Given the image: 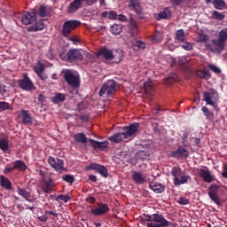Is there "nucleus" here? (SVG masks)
Wrapping results in <instances>:
<instances>
[{
  "label": "nucleus",
  "mask_w": 227,
  "mask_h": 227,
  "mask_svg": "<svg viewBox=\"0 0 227 227\" xmlns=\"http://www.w3.org/2000/svg\"><path fill=\"white\" fill-rule=\"evenodd\" d=\"M176 40H177L180 43L184 42L185 40V33L184 30H177L176 33Z\"/></svg>",
  "instance_id": "obj_42"
},
{
  "label": "nucleus",
  "mask_w": 227,
  "mask_h": 227,
  "mask_svg": "<svg viewBox=\"0 0 227 227\" xmlns=\"http://www.w3.org/2000/svg\"><path fill=\"white\" fill-rule=\"evenodd\" d=\"M212 43L216 52L220 53L225 49L226 43L219 36L216 39H213Z\"/></svg>",
  "instance_id": "obj_19"
},
{
  "label": "nucleus",
  "mask_w": 227,
  "mask_h": 227,
  "mask_svg": "<svg viewBox=\"0 0 227 227\" xmlns=\"http://www.w3.org/2000/svg\"><path fill=\"white\" fill-rule=\"evenodd\" d=\"M145 223H146L147 227H176L161 214L147 215L145 219Z\"/></svg>",
  "instance_id": "obj_2"
},
{
  "label": "nucleus",
  "mask_w": 227,
  "mask_h": 227,
  "mask_svg": "<svg viewBox=\"0 0 227 227\" xmlns=\"http://www.w3.org/2000/svg\"><path fill=\"white\" fill-rule=\"evenodd\" d=\"M18 117L22 120V123L24 125H31L32 124V117L27 110L21 109L20 111V113H18Z\"/></svg>",
  "instance_id": "obj_16"
},
{
  "label": "nucleus",
  "mask_w": 227,
  "mask_h": 227,
  "mask_svg": "<svg viewBox=\"0 0 227 227\" xmlns=\"http://www.w3.org/2000/svg\"><path fill=\"white\" fill-rule=\"evenodd\" d=\"M116 85L117 82H114V79L108 80L101 87V90L99 91L100 97H103V95H105L106 93L107 97H113V95L116 93Z\"/></svg>",
  "instance_id": "obj_6"
},
{
  "label": "nucleus",
  "mask_w": 227,
  "mask_h": 227,
  "mask_svg": "<svg viewBox=\"0 0 227 227\" xmlns=\"http://www.w3.org/2000/svg\"><path fill=\"white\" fill-rule=\"evenodd\" d=\"M218 189H219V186H217L216 184H211V186L209 188V192H208L209 197L217 195Z\"/></svg>",
  "instance_id": "obj_44"
},
{
  "label": "nucleus",
  "mask_w": 227,
  "mask_h": 227,
  "mask_svg": "<svg viewBox=\"0 0 227 227\" xmlns=\"http://www.w3.org/2000/svg\"><path fill=\"white\" fill-rule=\"evenodd\" d=\"M187 0H171L170 3L173 7H178L180 4Z\"/></svg>",
  "instance_id": "obj_54"
},
{
  "label": "nucleus",
  "mask_w": 227,
  "mask_h": 227,
  "mask_svg": "<svg viewBox=\"0 0 227 227\" xmlns=\"http://www.w3.org/2000/svg\"><path fill=\"white\" fill-rule=\"evenodd\" d=\"M79 20H67L64 22L61 35L64 38H68L73 31L81 26Z\"/></svg>",
  "instance_id": "obj_4"
},
{
  "label": "nucleus",
  "mask_w": 227,
  "mask_h": 227,
  "mask_svg": "<svg viewBox=\"0 0 227 227\" xmlns=\"http://www.w3.org/2000/svg\"><path fill=\"white\" fill-rule=\"evenodd\" d=\"M19 88L25 91L35 90L36 87L32 82L27 74H23V78L18 80Z\"/></svg>",
  "instance_id": "obj_7"
},
{
  "label": "nucleus",
  "mask_w": 227,
  "mask_h": 227,
  "mask_svg": "<svg viewBox=\"0 0 227 227\" xmlns=\"http://www.w3.org/2000/svg\"><path fill=\"white\" fill-rule=\"evenodd\" d=\"M132 180L137 184H143L144 183H146L147 178L146 176H143L141 172H137V170H135L132 175Z\"/></svg>",
  "instance_id": "obj_21"
},
{
  "label": "nucleus",
  "mask_w": 227,
  "mask_h": 227,
  "mask_svg": "<svg viewBox=\"0 0 227 227\" xmlns=\"http://www.w3.org/2000/svg\"><path fill=\"white\" fill-rule=\"evenodd\" d=\"M208 68L215 74H221L222 71L219 67H217L216 66L213 65V64H209L208 65Z\"/></svg>",
  "instance_id": "obj_52"
},
{
  "label": "nucleus",
  "mask_w": 227,
  "mask_h": 227,
  "mask_svg": "<svg viewBox=\"0 0 227 227\" xmlns=\"http://www.w3.org/2000/svg\"><path fill=\"white\" fill-rule=\"evenodd\" d=\"M129 8L136 12L138 19H145L144 12L138 0H130L129 4Z\"/></svg>",
  "instance_id": "obj_12"
},
{
  "label": "nucleus",
  "mask_w": 227,
  "mask_h": 227,
  "mask_svg": "<svg viewBox=\"0 0 227 227\" xmlns=\"http://www.w3.org/2000/svg\"><path fill=\"white\" fill-rule=\"evenodd\" d=\"M210 200L214 201L216 205H221L220 199L217 194L210 196Z\"/></svg>",
  "instance_id": "obj_55"
},
{
  "label": "nucleus",
  "mask_w": 227,
  "mask_h": 227,
  "mask_svg": "<svg viewBox=\"0 0 227 227\" xmlns=\"http://www.w3.org/2000/svg\"><path fill=\"white\" fill-rule=\"evenodd\" d=\"M47 162L52 167V168L57 172H62L66 170L65 161L62 159L55 158L53 156H49Z\"/></svg>",
  "instance_id": "obj_8"
},
{
  "label": "nucleus",
  "mask_w": 227,
  "mask_h": 227,
  "mask_svg": "<svg viewBox=\"0 0 227 227\" xmlns=\"http://www.w3.org/2000/svg\"><path fill=\"white\" fill-rule=\"evenodd\" d=\"M55 200L56 201L61 200V201H64L65 203H67L69 200H71V198L68 195L60 194L56 197Z\"/></svg>",
  "instance_id": "obj_49"
},
{
  "label": "nucleus",
  "mask_w": 227,
  "mask_h": 227,
  "mask_svg": "<svg viewBox=\"0 0 227 227\" xmlns=\"http://www.w3.org/2000/svg\"><path fill=\"white\" fill-rule=\"evenodd\" d=\"M110 211V207L103 202H99L98 207L90 209V215L94 216H102Z\"/></svg>",
  "instance_id": "obj_10"
},
{
  "label": "nucleus",
  "mask_w": 227,
  "mask_h": 227,
  "mask_svg": "<svg viewBox=\"0 0 227 227\" xmlns=\"http://www.w3.org/2000/svg\"><path fill=\"white\" fill-rule=\"evenodd\" d=\"M183 48L185 50V51H191L192 50V46L191 43H186L183 45Z\"/></svg>",
  "instance_id": "obj_63"
},
{
  "label": "nucleus",
  "mask_w": 227,
  "mask_h": 227,
  "mask_svg": "<svg viewBox=\"0 0 227 227\" xmlns=\"http://www.w3.org/2000/svg\"><path fill=\"white\" fill-rule=\"evenodd\" d=\"M86 171H96L97 173L100 174L103 178H107L108 176V170L106 166H102L97 163H90L88 166L85 167Z\"/></svg>",
  "instance_id": "obj_9"
},
{
  "label": "nucleus",
  "mask_w": 227,
  "mask_h": 227,
  "mask_svg": "<svg viewBox=\"0 0 227 227\" xmlns=\"http://www.w3.org/2000/svg\"><path fill=\"white\" fill-rule=\"evenodd\" d=\"M163 35L160 32H157L152 38V43H160L162 42Z\"/></svg>",
  "instance_id": "obj_43"
},
{
  "label": "nucleus",
  "mask_w": 227,
  "mask_h": 227,
  "mask_svg": "<svg viewBox=\"0 0 227 227\" xmlns=\"http://www.w3.org/2000/svg\"><path fill=\"white\" fill-rule=\"evenodd\" d=\"M139 131V124L133 123L129 126L121 128V131L119 133H114L113 136L108 137V140L114 144H120L126 139H130L136 137L137 133Z\"/></svg>",
  "instance_id": "obj_1"
},
{
  "label": "nucleus",
  "mask_w": 227,
  "mask_h": 227,
  "mask_svg": "<svg viewBox=\"0 0 227 227\" xmlns=\"http://www.w3.org/2000/svg\"><path fill=\"white\" fill-rule=\"evenodd\" d=\"M43 29H44V24L43 21L35 22V25L28 27L29 32L42 31Z\"/></svg>",
  "instance_id": "obj_37"
},
{
  "label": "nucleus",
  "mask_w": 227,
  "mask_h": 227,
  "mask_svg": "<svg viewBox=\"0 0 227 227\" xmlns=\"http://www.w3.org/2000/svg\"><path fill=\"white\" fill-rule=\"evenodd\" d=\"M44 69H45V67L42 63H39L38 66H35L34 67V71L35 72L36 74H41V73H43Z\"/></svg>",
  "instance_id": "obj_46"
},
{
  "label": "nucleus",
  "mask_w": 227,
  "mask_h": 227,
  "mask_svg": "<svg viewBox=\"0 0 227 227\" xmlns=\"http://www.w3.org/2000/svg\"><path fill=\"white\" fill-rule=\"evenodd\" d=\"M62 179L67 184H74L75 182V178L72 175H65Z\"/></svg>",
  "instance_id": "obj_48"
},
{
  "label": "nucleus",
  "mask_w": 227,
  "mask_h": 227,
  "mask_svg": "<svg viewBox=\"0 0 227 227\" xmlns=\"http://www.w3.org/2000/svg\"><path fill=\"white\" fill-rule=\"evenodd\" d=\"M44 214L46 215V216L48 217H58L59 215L57 213H54V211H51V210H45L44 211Z\"/></svg>",
  "instance_id": "obj_53"
},
{
  "label": "nucleus",
  "mask_w": 227,
  "mask_h": 227,
  "mask_svg": "<svg viewBox=\"0 0 227 227\" xmlns=\"http://www.w3.org/2000/svg\"><path fill=\"white\" fill-rule=\"evenodd\" d=\"M0 95L3 97V100L9 98L11 95L10 87L6 86L5 84L0 82Z\"/></svg>",
  "instance_id": "obj_26"
},
{
  "label": "nucleus",
  "mask_w": 227,
  "mask_h": 227,
  "mask_svg": "<svg viewBox=\"0 0 227 227\" xmlns=\"http://www.w3.org/2000/svg\"><path fill=\"white\" fill-rule=\"evenodd\" d=\"M37 20L36 12H25L21 15V22L24 26H29L33 22H35Z\"/></svg>",
  "instance_id": "obj_11"
},
{
  "label": "nucleus",
  "mask_w": 227,
  "mask_h": 227,
  "mask_svg": "<svg viewBox=\"0 0 227 227\" xmlns=\"http://www.w3.org/2000/svg\"><path fill=\"white\" fill-rule=\"evenodd\" d=\"M83 55L80 52L79 49H70L68 51L67 61L70 63L76 61H82Z\"/></svg>",
  "instance_id": "obj_13"
},
{
  "label": "nucleus",
  "mask_w": 227,
  "mask_h": 227,
  "mask_svg": "<svg viewBox=\"0 0 227 227\" xmlns=\"http://www.w3.org/2000/svg\"><path fill=\"white\" fill-rule=\"evenodd\" d=\"M13 110L12 106L8 102L0 101V112Z\"/></svg>",
  "instance_id": "obj_41"
},
{
  "label": "nucleus",
  "mask_w": 227,
  "mask_h": 227,
  "mask_svg": "<svg viewBox=\"0 0 227 227\" xmlns=\"http://www.w3.org/2000/svg\"><path fill=\"white\" fill-rule=\"evenodd\" d=\"M136 47H137L139 50H145L146 48V45L144 42L142 41H137L136 43Z\"/></svg>",
  "instance_id": "obj_56"
},
{
  "label": "nucleus",
  "mask_w": 227,
  "mask_h": 227,
  "mask_svg": "<svg viewBox=\"0 0 227 227\" xmlns=\"http://www.w3.org/2000/svg\"><path fill=\"white\" fill-rule=\"evenodd\" d=\"M123 31V26L121 24H114L110 27V32L115 35H120Z\"/></svg>",
  "instance_id": "obj_38"
},
{
  "label": "nucleus",
  "mask_w": 227,
  "mask_h": 227,
  "mask_svg": "<svg viewBox=\"0 0 227 227\" xmlns=\"http://www.w3.org/2000/svg\"><path fill=\"white\" fill-rule=\"evenodd\" d=\"M64 80L67 82L68 85L72 86L74 89L80 88V77L77 74H74L70 69H65L63 71Z\"/></svg>",
  "instance_id": "obj_5"
},
{
  "label": "nucleus",
  "mask_w": 227,
  "mask_h": 227,
  "mask_svg": "<svg viewBox=\"0 0 227 227\" xmlns=\"http://www.w3.org/2000/svg\"><path fill=\"white\" fill-rule=\"evenodd\" d=\"M86 201L90 203V204H94L96 202V198H94L91 195H89L86 199Z\"/></svg>",
  "instance_id": "obj_62"
},
{
  "label": "nucleus",
  "mask_w": 227,
  "mask_h": 227,
  "mask_svg": "<svg viewBox=\"0 0 227 227\" xmlns=\"http://www.w3.org/2000/svg\"><path fill=\"white\" fill-rule=\"evenodd\" d=\"M171 175L174 176V185L176 186L185 184L192 179L188 174L183 172L180 167H173L171 169Z\"/></svg>",
  "instance_id": "obj_3"
},
{
  "label": "nucleus",
  "mask_w": 227,
  "mask_h": 227,
  "mask_svg": "<svg viewBox=\"0 0 227 227\" xmlns=\"http://www.w3.org/2000/svg\"><path fill=\"white\" fill-rule=\"evenodd\" d=\"M177 80V75L176 74H170L168 77L164 78V82L167 85L173 84Z\"/></svg>",
  "instance_id": "obj_40"
},
{
  "label": "nucleus",
  "mask_w": 227,
  "mask_h": 227,
  "mask_svg": "<svg viewBox=\"0 0 227 227\" xmlns=\"http://www.w3.org/2000/svg\"><path fill=\"white\" fill-rule=\"evenodd\" d=\"M10 149L8 137L0 138V150L6 153Z\"/></svg>",
  "instance_id": "obj_32"
},
{
  "label": "nucleus",
  "mask_w": 227,
  "mask_h": 227,
  "mask_svg": "<svg viewBox=\"0 0 227 227\" xmlns=\"http://www.w3.org/2000/svg\"><path fill=\"white\" fill-rule=\"evenodd\" d=\"M51 8L49 5H41L38 8V12H37L39 17L41 18L49 17V15H51Z\"/></svg>",
  "instance_id": "obj_23"
},
{
  "label": "nucleus",
  "mask_w": 227,
  "mask_h": 227,
  "mask_svg": "<svg viewBox=\"0 0 227 227\" xmlns=\"http://www.w3.org/2000/svg\"><path fill=\"white\" fill-rule=\"evenodd\" d=\"M59 58L64 61H68V52H66V50H61L59 52Z\"/></svg>",
  "instance_id": "obj_51"
},
{
  "label": "nucleus",
  "mask_w": 227,
  "mask_h": 227,
  "mask_svg": "<svg viewBox=\"0 0 227 227\" xmlns=\"http://www.w3.org/2000/svg\"><path fill=\"white\" fill-rule=\"evenodd\" d=\"M18 194L20 196H22L23 198H25V200L31 203L32 202V200L30 199L31 198V192H28L27 190L24 189V188H18Z\"/></svg>",
  "instance_id": "obj_30"
},
{
  "label": "nucleus",
  "mask_w": 227,
  "mask_h": 227,
  "mask_svg": "<svg viewBox=\"0 0 227 227\" xmlns=\"http://www.w3.org/2000/svg\"><path fill=\"white\" fill-rule=\"evenodd\" d=\"M82 0H74L73 3L70 4L68 6V12L74 13L76 12L82 6Z\"/></svg>",
  "instance_id": "obj_27"
},
{
  "label": "nucleus",
  "mask_w": 227,
  "mask_h": 227,
  "mask_svg": "<svg viewBox=\"0 0 227 227\" xmlns=\"http://www.w3.org/2000/svg\"><path fill=\"white\" fill-rule=\"evenodd\" d=\"M218 36L226 43L227 41V27L222 28L219 32Z\"/></svg>",
  "instance_id": "obj_47"
},
{
  "label": "nucleus",
  "mask_w": 227,
  "mask_h": 227,
  "mask_svg": "<svg viewBox=\"0 0 227 227\" xmlns=\"http://www.w3.org/2000/svg\"><path fill=\"white\" fill-rule=\"evenodd\" d=\"M67 97L62 93H56L55 96L52 97L51 101L53 104H59L65 102Z\"/></svg>",
  "instance_id": "obj_34"
},
{
  "label": "nucleus",
  "mask_w": 227,
  "mask_h": 227,
  "mask_svg": "<svg viewBox=\"0 0 227 227\" xmlns=\"http://www.w3.org/2000/svg\"><path fill=\"white\" fill-rule=\"evenodd\" d=\"M89 180L90 182L97 183V181H98L97 176H95V175L89 176Z\"/></svg>",
  "instance_id": "obj_64"
},
{
  "label": "nucleus",
  "mask_w": 227,
  "mask_h": 227,
  "mask_svg": "<svg viewBox=\"0 0 227 227\" xmlns=\"http://www.w3.org/2000/svg\"><path fill=\"white\" fill-rule=\"evenodd\" d=\"M196 75L197 77L205 80H208L211 78V74L208 70L206 69H198V71H196Z\"/></svg>",
  "instance_id": "obj_31"
},
{
  "label": "nucleus",
  "mask_w": 227,
  "mask_h": 227,
  "mask_svg": "<svg viewBox=\"0 0 227 227\" xmlns=\"http://www.w3.org/2000/svg\"><path fill=\"white\" fill-rule=\"evenodd\" d=\"M129 31L131 32L132 36H135V35L138 32L137 23L132 13L129 14Z\"/></svg>",
  "instance_id": "obj_22"
},
{
  "label": "nucleus",
  "mask_w": 227,
  "mask_h": 227,
  "mask_svg": "<svg viewBox=\"0 0 227 227\" xmlns=\"http://www.w3.org/2000/svg\"><path fill=\"white\" fill-rule=\"evenodd\" d=\"M89 142L90 143V146H92V148L97 151V150H100V151H105L106 149H107L109 143L107 141L105 142H98V140H95L93 138H89Z\"/></svg>",
  "instance_id": "obj_15"
},
{
  "label": "nucleus",
  "mask_w": 227,
  "mask_h": 227,
  "mask_svg": "<svg viewBox=\"0 0 227 227\" xmlns=\"http://www.w3.org/2000/svg\"><path fill=\"white\" fill-rule=\"evenodd\" d=\"M149 187L152 191L156 192L157 194H160L165 192L166 187L160 184L151 183Z\"/></svg>",
  "instance_id": "obj_29"
},
{
  "label": "nucleus",
  "mask_w": 227,
  "mask_h": 227,
  "mask_svg": "<svg viewBox=\"0 0 227 227\" xmlns=\"http://www.w3.org/2000/svg\"><path fill=\"white\" fill-rule=\"evenodd\" d=\"M165 109H162L160 106H157L156 108L152 109V114L153 115H157L160 112H164Z\"/></svg>",
  "instance_id": "obj_57"
},
{
  "label": "nucleus",
  "mask_w": 227,
  "mask_h": 227,
  "mask_svg": "<svg viewBox=\"0 0 227 227\" xmlns=\"http://www.w3.org/2000/svg\"><path fill=\"white\" fill-rule=\"evenodd\" d=\"M199 176L204 182L207 184H210L214 181V176L210 174L208 169L200 168Z\"/></svg>",
  "instance_id": "obj_17"
},
{
  "label": "nucleus",
  "mask_w": 227,
  "mask_h": 227,
  "mask_svg": "<svg viewBox=\"0 0 227 227\" xmlns=\"http://www.w3.org/2000/svg\"><path fill=\"white\" fill-rule=\"evenodd\" d=\"M226 6V3L223 0H219L214 4V7L217 10H223Z\"/></svg>",
  "instance_id": "obj_50"
},
{
  "label": "nucleus",
  "mask_w": 227,
  "mask_h": 227,
  "mask_svg": "<svg viewBox=\"0 0 227 227\" xmlns=\"http://www.w3.org/2000/svg\"><path fill=\"white\" fill-rule=\"evenodd\" d=\"M177 202L180 205H188L189 204V199H185L184 197L179 198V200H177Z\"/></svg>",
  "instance_id": "obj_58"
},
{
  "label": "nucleus",
  "mask_w": 227,
  "mask_h": 227,
  "mask_svg": "<svg viewBox=\"0 0 227 227\" xmlns=\"http://www.w3.org/2000/svg\"><path fill=\"white\" fill-rule=\"evenodd\" d=\"M201 111L203 113V115H205L206 120L214 121H215V115L213 113L210 112L208 107L207 106H202Z\"/></svg>",
  "instance_id": "obj_36"
},
{
  "label": "nucleus",
  "mask_w": 227,
  "mask_h": 227,
  "mask_svg": "<svg viewBox=\"0 0 227 227\" xmlns=\"http://www.w3.org/2000/svg\"><path fill=\"white\" fill-rule=\"evenodd\" d=\"M216 94V92H204L203 93V100L207 104L212 106L213 107H215V102L212 100V97H214V95Z\"/></svg>",
  "instance_id": "obj_33"
},
{
  "label": "nucleus",
  "mask_w": 227,
  "mask_h": 227,
  "mask_svg": "<svg viewBox=\"0 0 227 227\" xmlns=\"http://www.w3.org/2000/svg\"><path fill=\"white\" fill-rule=\"evenodd\" d=\"M54 186V181L51 177L42 180L41 187L44 193L51 194Z\"/></svg>",
  "instance_id": "obj_14"
},
{
  "label": "nucleus",
  "mask_w": 227,
  "mask_h": 227,
  "mask_svg": "<svg viewBox=\"0 0 227 227\" xmlns=\"http://www.w3.org/2000/svg\"><path fill=\"white\" fill-rule=\"evenodd\" d=\"M113 54H114L113 50L108 49L106 47L101 48L98 53V56H102V58H104L107 61L113 60Z\"/></svg>",
  "instance_id": "obj_18"
},
{
  "label": "nucleus",
  "mask_w": 227,
  "mask_h": 227,
  "mask_svg": "<svg viewBox=\"0 0 227 227\" xmlns=\"http://www.w3.org/2000/svg\"><path fill=\"white\" fill-rule=\"evenodd\" d=\"M0 184L7 191L12 190V181L4 176H0Z\"/></svg>",
  "instance_id": "obj_25"
},
{
  "label": "nucleus",
  "mask_w": 227,
  "mask_h": 227,
  "mask_svg": "<svg viewBox=\"0 0 227 227\" xmlns=\"http://www.w3.org/2000/svg\"><path fill=\"white\" fill-rule=\"evenodd\" d=\"M117 13L116 12L111 11L110 12H108V18L110 20H117Z\"/></svg>",
  "instance_id": "obj_60"
},
{
  "label": "nucleus",
  "mask_w": 227,
  "mask_h": 227,
  "mask_svg": "<svg viewBox=\"0 0 227 227\" xmlns=\"http://www.w3.org/2000/svg\"><path fill=\"white\" fill-rule=\"evenodd\" d=\"M159 19L169 20L171 19V11L169 8H164V11L159 13Z\"/></svg>",
  "instance_id": "obj_39"
},
{
  "label": "nucleus",
  "mask_w": 227,
  "mask_h": 227,
  "mask_svg": "<svg viewBox=\"0 0 227 227\" xmlns=\"http://www.w3.org/2000/svg\"><path fill=\"white\" fill-rule=\"evenodd\" d=\"M223 178L227 179V164L223 165V172H222Z\"/></svg>",
  "instance_id": "obj_59"
},
{
  "label": "nucleus",
  "mask_w": 227,
  "mask_h": 227,
  "mask_svg": "<svg viewBox=\"0 0 227 227\" xmlns=\"http://www.w3.org/2000/svg\"><path fill=\"white\" fill-rule=\"evenodd\" d=\"M212 17L214 20H224V15L221 12H218L217 11H214L212 12Z\"/></svg>",
  "instance_id": "obj_45"
},
{
  "label": "nucleus",
  "mask_w": 227,
  "mask_h": 227,
  "mask_svg": "<svg viewBox=\"0 0 227 227\" xmlns=\"http://www.w3.org/2000/svg\"><path fill=\"white\" fill-rule=\"evenodd\" d=\"M172 156L179 159V157H184V159H188L189 151L184 147H178L176 151H173Z\"/></svg>",
  "instance_id": "obj_20"
},
{
  "label": "nucleus",
  "mask_w": 227,
  "mask_h": 227,
  "mask_svg": "<svg viewBox=\"0 0 227 227\" xmlns=\"http://www.w3.org/2000/svg\"><path fill=\"white\" fill-rule=\"evenodd\" d=\"M116 20H118L119 21H121V22H125L128 20L127 17L123 14H117V18Z\"/></svg>",
  "instance_id": "obj_61"
},
{
  "label": "nucleus",
  "mask_w": 227,
  "mask_h": 227,
  "mask_svg": "<svg viewBox=\"0 0 227 227\" xmlns=\"http://www.w3.org/2000/svg\"><path fill=\"white\" fill-rule=\"evenodd\" d=\"M13 170H18L20 172H25L27 169V166L22 160H17L12 161Z\"/></svg>",
  "instance_id": "obj_24"
},
{
  "label": "nucleus",
  "mask_w": 227,
  "mask_h": 227,
  "mask_svg": "<svg viewBox=\"0 0 227 227\" xmlns=\"http://www.w3.org/2000/svg\"><path fill=\"white\" fill-rule=\"evenodd\" d=\"M124 56L123 51L121 49H116L113 51V61L114 63H121Z\"/></svg>",
  "instance_id": "obj_28"
},
{
  "label": "nucleus",
  "mask_w": 227,
  "mask_h": 227,
  "mask_svg": "<svg viewBox=\"0 0 227 227\" xmlns=\"http://www.w3.org/2000/svg\"><path fill=\"white\" fill-rule=\"evenodd\" d=\"M74 140L77 143L87 144L88 137L84 133H78L74 135Z\"/></svg>",
  "instance_id": "obj_35"
}]
</instances>
